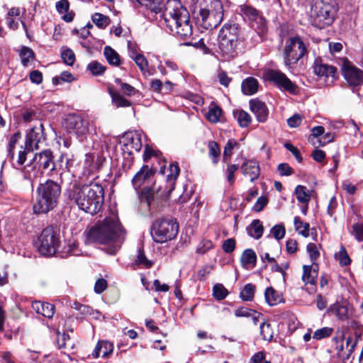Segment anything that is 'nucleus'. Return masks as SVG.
<instances>
[{
	"mask_svg": "<svg viewBox=\"0 0 363 363\" xmlns=\"http://www.w3.org/2000/svg\"><path fill=\"white\" fill-rule=\"evenodd\" d=\"M126 237V231L116 216L106 217L96 226L86 233L85 242L99 243L105 245L104 250L109 255H115L121 247Z\"/></svg>",
	"mask_w": 363,
	"mask_h": 363,
	"instance_id": "1",
	"label": "nucleus"
},
{
	"mask_svg": "<svg viewBox=\"0 0 363 363\" xmlns=\"http://www.w3.org/2000/svg\"><path fill=\"white\" fill-rule=\"evenodd\" d=\"M157 14L162 26L173 35L184 40L192 35L189 11L179 0H167Z\"/></svg>",
	"mask_w": 363,
	"mask_h": 363,
	"instance_id": "2",
	"label": "nucleus"
},
{
	"mask_svg": "<svg viewBox=\"0 0 363 363\" xmlns=\"http://www.w3.org/2000/svg\"><path fill=\"white\" fill-rule=\"evenodd\" d=\"M68 199L86 213L95 215L101 209L104 201V190L98 183L71 184L67 191Z\"/></svg>",
	"mask_w": 363,
	"mask_h": 363,
	"instance_id": "3",
	"label": "nucleus"
},
{
	"mask_svg": "<svg viewBox=\"0 0 363 363\" xmlns=\"http://www.w3.org/2000/svg\"><path fill=\"white\" fill-rule=\"evenodd\" d=\"M63 169V165L54 162V155L50 150H45L35 153L33 158L26 164L20 169V173L23 180L26 181L31 189H33V183L43 175V170L55 171Z\"/></svg>",
	"mask_w": 363,
	"mask_h": 363,
	"instance_id": "4",
	"label": "nucleus"
},
{
	"mask_svg": "<svg viewBox=\"0 0 363 363\" xmlns=\"http://www.w3.org/2000/svg\"><path fill=\"white\" fill-rule=\"evenodd\" d=\"M36 191L33 212L35 214L47 213L57 206L61 194V186L57 182L48 179L38 185Z\"/></svg>",
	"mask_w": 363,
	"mask_h": 363,
	"instance_id": "5",
	"label": "nucleus"
},
{
	"mask_svg": "<svg viewBox=\"0 0 363 363\" xmlns=\"http://www.w3.org/2000/svg\"><path fill=\"white\" fill-rule=\"evenodd\" d=\"M197 10V21L204 29L216 28L223 19V7L220 0H197L195 11Z\"/></svg>",
	"mask_w": 363,
	"mask_h": 363,
	"instance_id": "6",
	"label": "nucleus"
},
{
	"mask_svg": "<svg viewBox=\"0 0 363 363\" xmlns=\"http://www.w3.org/2000/svg\"><path fill=\"white\" fill-rule=\"evenodd\" d=\"M337 11V0H312L310 12L311 24L320 29L332 25Z\"/></svg>",
	"mask_w": 363,
	"mask_h": 363,
	"instance_id": "7",
	"label": "nucleus"
},
{
	"mask_svg": "<svg viewBox=\"0 0 363 363\" xmlns=\"http://www.w3.org/2000/svg\"><path fill=\"white\" fill-rule=\"evenodd\" d=\"M240 26L235 23H226L218 35V52L223 60L229 61L238 55L237 46Z\"/></svg>",
	"mask_w": 363,
	"mask_h": 363,
	"instance_id": "8",
	"label": "nucleus"
},
{
	"mask_svg": "<svg viewBox=\"0 0 363 363\" xmlns=\"http://www.w3.org/2000/svg\"><path fill=\"white\" fill-rule=\"evenodd\" d=\"M238 13L241 15L243 21L255 30V40L260 43L263 35L267 33V21L262 13L255 7L244 4L239 6Z\"/></svg>",
	"mask_w": 363,
	"mask_h": 363,
	"instance_id": "9",
	"label": "nucleus"
},
{
	"mask_svg": "<svg viewBox=\"0 0 363 363\" xmlns=\"http://www.w3.org/2000/svg\"><path fill=\"white\" fill-rule=\"evenodd\" d=\"M179 233V224L172 218H161L152 226L151 235L155 242L164 243L176 238Z\"/></svg>",
	"mask_w": 363,
	"mask_h": 363,
	"instance_id": "10",
	"label": "nucleus"
},
{
	"mask_svg": "<svg viewBox=\"0 0 363 363\" xmlns=\"http://www.w3.org/2000/svg\"><path fill=\"white\" fill-rule=\"evenodd\" d=\"M44 126L40 121L38 124L30 128L28 131L24 146H21L18 153V164H24L27 160V155L39 148V145L45 140V135L43 132Z\"/></svg>",
	"mask_w": 363,
	"mask_h": 363,
	"instance_id": "11",
	"label": "nucleus"
},
{
	"mask_svg": "<svg viewBox=\"0 0 363 363\" xmlns=\"http://www.w3.org/2000/svg\"><path fill=\"white\" fill-rule=\"evenodd\" d=\"M308 50L305 43L298 35L290 37L286 40L284 48V60L287 67L295 65L307 55Z\"/></svg>",
	"mask_w": 363,
	"mask_h": 363,
	"instance_id": "12",
	"label": "nucleus"
},
{
	"mask_svg": "<svg viewBox=\"0 0 363 363\" xmlns=\"http://www.w3.org/2000/svg\"><path fill=\"white\" fill-rule=\"evenodd\" d=\"M60 238L52 227L45 228L38 239L37 247L40 254L52 256L60 247Z\"/></svg>",
	"mask_w": 363,
	"mask_h": 363,
	"instance_id": "13",
	"label": "nucleus"
},
{
	"mask_svg": "<svg viewBox=\"0 0 363 363\" xmlns=\"http://www.w3.org/2000/svg\"><path fill=\"white\" fill-rule=\"evenodd\" d=\"M63 125L69 133L74 134L80 141L86 138L89 130V121L75 114L68 115L65 118Z\"/></svg>",
	"mask_w": 363,
	"mask_h": 363,
	"instance_id": "14",
	"label": "nucleus"
},
{
	"mask_svg": "<svg viewBox=\"0 0 363 363\" xmlns=\"http://www.w3.org/2000/svg\"><path fill=\"white\" fill-rule=\"evenodd\" d=\"M341 71L348 86L353 90H357L363 84V70L346 58L342 60Z\"/></svg>",
	"mask_w": 363,
	"mask_h": 363,
	"instance_id": "15",
	"label": "nucleus"
},
{
	"mask_svg": "<svg viewBox=\"0 0 363 363\" xmlns=\"http://www.w3.org/2000/svg\"><path fill=\"white\" fill-rule=\"evenodd\" d=\"M264 78L265 80L273 83L281 90L291 94H296L297 91V86L284 73L279 70L267 69L264 73Z\"/></svg>",
	"mask_w": 363,
	"mask_h": 363,
	"instance_id": "16",
	"label": "nucleus"
},
{
	"mask_svg": "<svg viewBox=\"0 0 363 363\" xmlns=\"http://www.w3.org/2000/svg\"><path fill=\"white\" fill-rule=\"evenodd\" d=\"M123 146V151L128 155L133 152H138L142 148L141 135L137 131H129L125 133L120 141Z\"/></svg>",
	"mask_w": 363,
	"mask_h": 363,
	"instance_id": "17",
	"label": "nucleus"
},
{
	"mask_svg": "<svg viewBox=\"0 0 363 363\" xmlns=\"http://www.w3.org/2000/svg\"><path fill=\"white\" fill-rule=\"evenodd\" d=\"M250 108L259 122L264 123L267 120L269 110L264 102L257 99H252L250 101Z\"/></svg>",
	"mask_w": 363,
	"mask_h": 363,
	"instance_id": "18",
	"label": "nucleus"
},
{
	"mask_svg": "<svg viewBox=\"0 0 363 363\" xmlns=\"http://www.w3.org/2000/svg\"><path fill=\"white\" fill-rule=\"evenodd\" d=\"M243 175L248 176L251 182L257 180L260 174L259 162L255 160H246L241 165Z\"/></svg>",
	"mask_w": 363,
	"mask_h": 363,
	"instance_id": "19",
	"label": "nucleus"
},
{
	"mask_svg": "<svg viewBox=\"0 0 363 363\" xmlns=\"http://www.w3.org/2000/svg\"><path fill=\"white\" fill-rule=\"evenodd\" d=\"M313 72L320 77H333L334 78L337 72V69L332 65L322 63L320 61L315 60L313 66Z\"/></svg>",
	"mask_w": 363,
	"mask_h": 363,
	"instance_id": "20",
	"label": "nucleus"
},
{
	"mask_svg": "<svg viewBox=\"0 0 363 363\" xmlns=\"http://www.w3.org/2000/svg\"><path fill=\"white\" fill-rule=\"evenodd\" d=\"M318 275V266L313 262L311 265H303L302 281L305 284L315 286L317 283Z\"/></svg>",
	"mask_w": 363,
	"mask_h": 363,
	"instance_id": "21",
	"label": "nucleus"
},
{
	"mask_svg": "<svg viewBox=\"0 0 363 363\" xmlns=\"http://www.w3.org/2000/svg\"><path fill=\"white\" fill-rule=\"evenodd\" d=\"M113 348L112 342L107 340H100L92 352V357L98 358L101 354V357L104 358L108 357L113 352Z\"/></svg>",
	"mask_w": 363,
	"mask_h": 363,
	"instance_id": "22",
	"label": "nucleus"
},
{
	"mask_svg": "<svg viewBox=\"0 0 363 363\" xmlns=\"http://www.w3.org/2000/svg\"><path fill=\"white\" fill-rule=\"evenodd\" d=\"M152 170L147 166L143 165L132 179V184L135 190H138L143 183L152 176Z\"/></svg>",
	"mask_w": 363,
	"mask_h": 363,
	"instance_id": "23",
	"label": "nucleus"
},
{
	"mask_svg": "<svg viewBox=\"0 0 363 363\" xmlns=\"http://www.w3.org/2000/svg\"><path fill=\"white\" fill-rule=\"evenodd\" d=\"M105 158L102 156L97 155L95 156L94 154H86L84 160V167L88 169L89 173L94 172L102 166Z\"/></svg>",
	"mask_w": 363,
	"mask_h": 363,
	"instance_id": "24",
	"label": "nucleus"
},
{
	"mask_svg": "<svg viewBox=\"0 0 363 363\" xmlns=\"http://www.w3.org/2000/svg\"><path fill=\"white\" fill-rule=\"evenodd\" d=\"M32 308L37 313L48 318H51L55 313V306L49 303L35 301L32 303Z\"/></svg>",
	"mask_w": 363,
	"mask_h": 363,
	"instance_id": "25",
	"label": "nucleus"
},
{
	"mask_svg": "<svg viewBox=\"0 0 363 363\" xmlns=\"http://www.w3.org/2000/svg\"><path fill=\"white\" fill-rule=\"evenodd\" d=\"M56 9L60 14H64L62 18L65 22H72L74 19L75 13L72 11H69V3L68 0H60L56 3Z\"/></svg>",
	"mask_w": 363,
	"mask_h": 363,
	"instance_id": "26",
	"label": "nucleus"
},
{
	"mask_svg": "<svg viewBox=\"0 0 363 363\" xmlns=\"http://www.w3.org/2000/svg\"><path fill=\"white\" fill-rule=\"evenodd\" d=\"M247 235L251 238L258 240L262 238L264 227L262 221L258 219L253 220L246 228Z\"/></svg>",
	"mask_w": 363,
	"mask_h": 363,
	"instance_id": "27",
	"label": "nucleus"
},
{
	"mask_svg": "<svg viewBox=\"0 0 363 363\" xmlns=\"http://www.w3.org/2000/svg\"><path fill=\"white\" fill-rule=\"evenodd\" d=\"M168 170L169 174L167 175V181L169 189L165 199H168L170 196L172 191L174 189V182L179 174L180 169L177 164H170Z\"/></svg>",
	"mask_w": 363,
	"mask_h": 363,
	"instance_id": "28",
	"label": "nucleus"
},
{
	"mask_svg": "<svg viewBox=\"0 0 363 363\" xmlns=\"http://www.w3.org/2000/svg\"><path fill=\"white\" fill-rule=\"evenodd\" d=\"M265 301L268 305L273 306L283 301L282 296L272 287H267L264 293Z\"/></svg>",
	"mask_w": 363,
	"mask_h": 363,
	"instance_id": "29",
	"label": "nucleus"
},
{
	"mask_svg": "<svg viewBox=\"0 0 363 363\" xmlns=\"http://www.w3.org/2000/svg\"><path fill=\"white\" fill-rule=\"evenodd\" d=\"M258 81L254 77H247L242 83V91L245 95H252L257 91Z\"/></svg>",
	"mask_w": 363,
	"mask_h": 363,
	"instance_id": "30",
	"label": "nucleus"
},
{
	"mask_svg": "<svg viewBox=\"0 0 363 363\" xmlns=\"http://www.w3.org/2000/svg\"><path fill=\"white\" fill-rule=\"evenodd\" d=\"M240 144L235 139H229L226 143L223 153V161L226 164L230 162L231 157L233 155V151L234 149H239Z\"/></svg>",
	"mask_w": 363,
	"mask_h": 363,
	"instance_id": "31",
	"label": "nucleus"
},
{
	"mask_svg": "<svg viewBox=\"0 0 363 363\" xmlns=\"http://www.w3.org/2000/svg\"><path fill=\"white\" fill-rule=\"evenodd\" d=\"M130 58L134 60L144 75L152 74L148 70L147 60L143 54L132 52V54H130Z\"/></svg>",
	"mask_w": 363,
	"mask_h": 363,
	"instance_id": "32",
	"label": "nucleus"
},
{
	"mask_svg": "<svg viewBox=\"0 0 363 363\" xmlns=\"http://www.w3.org/2000/svg\"><path fill=\"white\" fill-rule=\"evenodd\" d=\"M108 93L111 96L112 102L116 107H128L131 106V103L123 97L118 92L114 91L111 87L108 88Z\"/></svg>",
	"mask_w": 363,
	"mask_h": 363,
	"instance_id": "33",
	"label": "nucleus"
},
{
	"mask_svg": "<svg viewBox=\"0 0 363 363\" xmlns=\"http://www.w3.org/2000/svg\"><path fill=\"white\" fill-rule=\"evenodd\" d=\"M257 261V255L255 251L252 249H247L244 250L241 256V262L245 268L254 267Z\"/></svg>",
	"mask_w": 363,
	"mask_h": 363,
	"instance_id": "34",
	"label": "nucleus"
},
{
	"mask_svg": "<svg viewBox=\"0 0 363 363\" xmlns=\"http://www.w3.org/2000/svg\"><path fill=\"white\" fill-rule=\"evenodd\" d=\"M233 116L238 121L239 125L242 128H247L252 121L250 115L241 109L233 111Z\"/></svg>",
	"mask_w": 363,
	"mask_h": 363,
	"instance_id": "35",
	"label": "nucleus"
},
{
	"mask_svg": "<svg viewBox=\"0 0 363 363\" xmlns=\"http://www.w3.org/2000/svg\"><path fill=\"white\" fill-rule=\"evenodd\" d=\"M133 264L140 268L149 269L152 267L153 262L147 258L143 248H139Z\"/></svg>",
	"mask_w": 363,
	"mask_h": 363,
	"instance_id": "36",
	"label": "nucleus"
},
{
	"mask_svg": "<svg viewBox=\"0 0 363 363\" xmlns=\"http://www.w3.org/2000/svg\"><path fill=\"white\" fill-rule=\"evenodd\" d=\"M208 157L211 158L213 164H217L220 157V149L219 145L213 140L208 143Z\"/></svg>",
	"mask_w": 363,
	"mask_h": 363,
	"instance_id": "37",
	"label": "nucleus"
},
{
	"mask_svg": "<svg viewBox=\"0 0 363 363\" xmlns=\"http://www.w3.org/2000/svg\"><path fill=\"white\" fill-rule=\"evenodd\" d=\"M104 56L107 62L114 66H119L121 65V59L117 52L110 46H106L104 50Z\"/></svg>",
	"mask_w": 363,
	"mask_h": 363,
	"instance_id": "38",
	"label": "nucleus"
},
{
	"mask_svg": "<svg viewBox=\"0 0 363 363\" xmlns=\"http://www.w3.org/2000/svg\"><path fill=\"white\" fill-rule=\"evenodd\" d=\"M19 55L21 59V63L24 67H27L28 63L34 60L35 57L33 50L26 46H22L19 51Z\"/></svg>",
	"mask_w": 363,
	"mask_h": 363,
	"instance_id": "39",
	"label": "nucleus"
},
{
	"mask_svg": "<svg viewBox=\"0 0 363 363\" xmlns=\"http://www.w3.org/2000/svg\"><path fill=\"white\" fill-rule=\"evenodd\" d=\"M295 194L298 202L308 204L311 199V194L307 188L302 185H298L295 189Z\"/></svg>",
	"mask_w": 363,
	"mask_h": 363,
	"instance_id": "40",
	"label": "nucleus"
},
{
	"mask_svg": "<svg viewBox=\"0 0 363 363\" xmlns=\"http://www.w3.org/2000/svg\"><path fill=\"white\" fill-rule=\"evenodd\" d=\"M330 311L340 320H345L348 318V307L343 304H334L330 307Z\"/></svg>",
	"mask_w": 363,
	"mask_h": 363,
	"instance_id": "41",
	"label": "nucleus"
},
{
	"mask_svg": "<svg viewBox=\"0 0 363 363\" xmlns=\"http://www.w3.org/2000/svg\"><path fill=\"white\" fill-rule=\"evenodd\" d=\"M255 286L247 284L240 291V297L244 301H252L255 296Z\"/></svg>",
	"mask_w": 363,
	"mask_h": 363,
	"instance_id": "42",
	"label": "nucleus"
},
{
	"mask_svg": "<svg viewBox=\"0 0 363 363\" xmlns=\"http://www.w3.org/2000/svg\"><path fill=\"white\" fill-rule=\"evenodd\" d=\"M15 148L16 145L8 143L6 147V160L11 163L13 168L20 171L21 167H23L24 164H18V158L15 160Z\"/></svg>",
	"mask_w": 363,
	"mask_h": 363,
	"instance_id": "43",
	"label": "nucleus"
},
{
	"mask_svg": "<svg viewBox=\"0 0 363 363\" xmlns=\"http://www.w3.org/2000/svg\"><path fill=\"white\" fill-rule=\"evenodd\" d=\"M294 221L295 228L298 233L305 238L308 237L310 225L308 223L303 222L298 216H296Z\"/></svg>",
	"mask_w": 363,
	"mask_h": 363,
	"instance_id": "44",
	"label": "nucleus"
},
{
	"mask_svg": "<svg viewBox=\"0 0 363 363\" xmlns=\"http://www.w3.org/2000/svg\"><path fill=\"white\" fill-rule=\"evenodd\" d=\"M63 253L65 256H79L82 254L79 245L75 241L69 240L67 245L64 247Z\"/></svg>",
	"mask_w": 363,
	"mask_h": 363,
	"instance_id": "45",
	"label": "nucleus"
},
{
	"mask_svg": "<svg viewBox=\"0 0 363 363\" xmlns=\"http://www.w3.org/2000/svg\"><path fill=\"white\" fill-rule=\"evenodd\" d=\"M139 4L146 6L151 11L157 14L161 11V3L162 0H136Z\"/></svg>",
	"mask_w": 363,
	"mask_h": 363,
	"instance_id": "46",
	"label": "nucleus"
},
{
	"mask_svg": "<svg viewBox=\"0 0 363 363\" xmlns=\"http://www.w3.org/2000/svg\"><path fill=\"white\" fill-rule=\"evenodd\" d=\"M91 19L99 28H105L110 23L109 18L100 13H95L93 14Z\"/></svg>",
	"mask_w": 363,
	"mask_h": 363,
	"instance_id": "47",
	"label": "nucleus"
},
{
	"mask_svg": "<svg viewBox=\"0 0 363 363\" xmlns=\"http://www.w3.org/2000/svg\"><path fill=\"white\" fill-rule=\"evenodd\" d=\"M221 114L222 109L219 106L213 105L210 108L206 115V118L210 122L216 123L219 121Z\"/></svg>",
	"mask_w": 363,
	"mask_h": 363,
	"instance_id": "48",
	"label": "nucleus"
},
{
	"mask_svg": "<svg viewBox=\"0 0 363 363\" xmlns=\"http://www.w3.org/2000/svg\"><path fill=\"white\" fill-rule=\"evenodd\" d=\"M228 294V290L221 284H216L213 287V295L218 301L224 299Z\"/></svg>",
	"mask_w": 363,
	"mask_h": 363,
	"instance_id": "49",
	"label": "nucleus"
},
{
	"mask_svg": "<svg viewBox=\"0 0 363 363\" xmlns=\"http://www.w3.org/2000/svg\"><path fill=\"white\" fill-rule=\"evenodd\" d=\"M87 69L93 75L99 76L104 73L106 67L97 61H92L88 65Z\"/></svg>",
	"mask_w": 363,
	"mask_h": 363,
	"instance_id": "50",
	"label": "nucleus"
},
{
	"mask_svg": "<svg viewBox=\"0 0 363 363\" xmlns=\"http://www.w3.org/2000/svg\"><path fill=\"white\" fill-rule=\"evenodd\" d=\"M260 334L264 340H272L273 338V330L270 323L264 322L260 325Z\"/></svg>",
	"mask_w": 363,
	"mask_h": 363,
	"instance_id": "51",
	"label": "nucleus"
},
{
	"mask_svg": "<svg viewBox=\"0 0 363 363\" xmlns=\"http://www.w3.org/2000/svg\"><path fill=\"white\" fill-rule=\"evenodd\" d=\"M333 333V328L330 327H323L316 330L313 335V338L317 340L330 337Z\"/></svg>",
	"mask_w": 363,
	"mask_h": 363,
	"instance_id": "52",
	"label": "nucleus"
},
{
	"mask_svg": "<svg viewBox=\"0 0 363 363\" xmlns=\"http://www.w3.org/2000/svg\"><path fill=\"white\" fill-rule=\"evenodd\" d=\"M350 233L358 242H363V223H354L352 227V230H350Z\"/></svg>",
	"mask_w": 363,
	"mask_h": 363,
	"instance_id": "53",
	"label": "nucleus"
},
{
	"mask_svg": "<svg viewBox=\"0 0 363 363\" xmlns=\"http://www.w3.org/2000/svg\"><path fill=\"white\" fill-rule=\"evenodd\" d=\"M335 257L339 259L341 266H348L351 263V259L344 246H341L340 251L335 255Z\"/></svg>",
	"mask_w": 363,
	"mask_h": 363,
	"instance_id": "54",
	"label": "nucleus"
},
{
	"mask_svg": "<svg viewBox=\"0 0 363 363\" xmlns=\"http://www.w3.org/2000/svg\"><path fill=\"white\" fill-rule=\"evenodd\" d=\"M115 83L121 86V90L127 96H133L137 91L133 86L123 82L119 78L115 79Z\"/></svg>",
	"mask_w": 363,
	"mask_h": 363,
	"instance_id": "55",
	"label": "nucleus"
},
{
	"mask_svg": "<svg viewBox=\"0 0 363 363\" xmlns=\"http://www.w3.org/2000/svg\"><path fill=\"white\" fill-rule=\"evenodd\" d=\"M74 79V76L69 72H62L60 76L52 79L54 84H60L62 82H71Z\"/></svg>",
	"mask_w": 363,
	"mask_h": 363,
	"instance_id": "56",
	"label": "nucleus"
},
{
	"mask_svg": "<svg viewBox=\"0 0 363 363\" xmlns=\"http://www.w3.org/2000/svg\"><path fill=\"white\" fill-rule=\"evenodd\" d=\"M61 57L63 62L68 65H72L75 61L74 53L69 48L64 50L61 53Z\"/></svg>",
	"mask_w": 363,
	"mask_h": 363,
	"instance_id": "57",
	"label": "nucleus"
},
{
	"mask_svg": "<svg viewBox=\"0 0 363 363\" xmlns=\"http://www.w3.org/2000/svg\"><path fill=\"white\" fill-rule=\"evenodd\" d=\"M213 247V243L209 240L203 239L197 245L196 252L198 254L203 255Z\"/></svg>",
	"mask_w": 363,
	"mask_h": 363,
	"instance_id": "58",
	"label": "nucleus"
},
{
	"mask_svg": "<svg viewBox=\"0 0 363 363\" xmlns=\"http://www.w3.org/2000/svg\"><path fill=\"white\" fill-rule=\"evenodd\" d=\"M153 191L151 188L147 187L142 190L140 198L142 202H145L148 206H150L153 200Z\"/></svg>",
	"mask_w": 363,
	"mask_h": 363,
	"instance_id": "59",
	"label": "nucleus"
},
{
	"mask_svg": "<svg viewBox=\"0 0 363 363\" xmlns=\"http://www.w3.org/2000/svg\"><path fill=\"white\" fill-rule=\"evenodd\" d=\"M271 233L273 237L277 240H280L284 238L286 234V230L282 224L275 225L271 230Z\"/></svg>",
	"mask_w": 363,
	"mask_h": 363,
	"instance_id": "60",
	"label": "nucleus"
},
{
	"mask_svg": "<svg viewBox=\"0 0 363 363\" xmlns=\"http://www.w3.org/2000/svg\"><path fill=\"white\" fill-rule=\"evenodd\" d=\"M64 160H65V168L67 170V171H70V168L71 167L73 166V164H74V156L72 155L70 156H69L67 154H64L62 153L60 157V159L59 160L57 161V163L58 164H61L62 165V163L64 162Z\"/></svg>",
	"mask_w": 363,
	"mask_h": 363,
	"instance_id": "61",
	"label": "nucleus"
},
{
	"mask_svg": "<svg viewBox=\"0 0 363 363\" xmlns=\"http://www.w3.org/2000/svg\"><path fill=\"white\" fill-rule=\"evenodd\" d=\"M228 167L226 169L227 180L228 183L232 185L235 182V172L238 169V164H227Z\"/></svg>",
	"mask_w": 363,
	"mask_h": 363,
	"instance_id": "62",
	"label": "nucleus"
},
{
	"mask_svg": "<svg viewBox=\"0 0 363 363\" xmlns=\"http://www.w3.org/2000/svg\"><path fill=\"white\" fill-rule=\"evenodd\" d=\"M307 252L309 255L311 259L315 262L320 256L318 247L315 243H308L306 247Z\"/></svg>",
	"mask_w": 363,
	"mask_h": 363,
	"instance_id": "63",
	"label": "nucleus"
},
{
	"mask_svg": "<svg viewBox=\"0 0 363 363\" xmlns=\"http://www.w3.org/2000/svg\"><path fill=\"white\" fill-rule=\"evenodd\" d=\"M277 170L281 176H290L294 173L293 169L287 163H281Z\"/></svg>",
	"mask_w": 363,
	"mask_h": 363,
	"instance_id": "64",
	"label": "nucleus"
}]
</instances>
